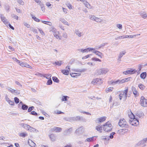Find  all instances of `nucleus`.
Masks as SVG:
<instances>
[{"label":"nucleus","mask_w":147,"mask_h":147,"mask_svg":"<svg viewBox=\"0 0 147 147\" xmlns=\"http://www.w3.org/2000/svg\"><path fill=\"white\" fill-rule=\"evenodd\" d=\"M20 125L25 129L30 131L31 132L37 133L38 132V130L34 128L27 124L23 123L20 124Z\"/></svg>","instance_id":"1"},{"label":"nucleus","mask_w":147,"mask_h":147,"mask_svg":"<svg viewBox=\"0 0 147 147\" xmlns=\"http://www.w3.org/2000/svg\"><path fill=\"white\" fill-rule=\"evenodd\" d=\"M103 129L105 131L109 132L111 131L113 128V126L111 123L108 121L102 125Z\"/></svg>","instance_id":"2"},{"label":"nucleus","mask_w":147,"mask_h":147,"mask_svg":"<svg viewBox=\"0 0 147 147\" xmlns=\"http://www.w3.org/2000/svg\"><path fill=\"white\" fill-rule=\"evenodd\" d=\"M134 116L132 115V117H130L131 119L129 120V122L132 125L137 126L139 124V120L136 119L134 118Z\"/></svg>","instance_id":"3"},{"label":"nucleus","mask_w":147,"mask_h":147,"mask_svg":"<svg viewBox=\"0 0 147 147\" xmlns=\"http://www.w3.org/2000/svg\"><path fill=\"white\" fill-rule=\"evenodd\" d=\"M118 125L122 127H125L127 128L129 127L128 125L126 124V122L124 119H120L118 123Z\"/></svg>","instance_id":"4"},{"label":"nucleus","mask_w":147,"mask_h":147,"mask_svg":"<svg viewBox=\"0 0 147 147\" xmlns=\"http://www.w3.org/2000/svg\"><path fill=\"white\" fill-rule=\"evenodd\" d=\"M140 103L142 106L147 107V99L145 98L144 96H142L141 97Z\"/></svg>","instance_id":"5"},{"label":"nucleus","mask_w":147,"mask_h":147,"mask_svg":"<svg viewBox=\"0 0 147 147\" xmlns=\"http://www.w3.org/2000/svg\"><path fill=\"white\" fill-rule=\"evenodd\" d=\"M109 71V70L107 68H102L99 69L97 71L98 74L99 75L105 74Z\"/></svg>","instance_id":"6"},{"label":"nucleus","mask_w":147,"mask_h":147,"mask_svg":"<svg viewBox=\"0 0 147 147\" xmlns=\"http://www.w3.org/2000/svg\"><path fill=\"white\" fill-rule=\"evenodd\" d=\"M137 70L133 69H130L123 71V74L127 75L129 74H133L137 72Z\"/></svg>","instance_id":"7"},{"label":"nucleus","mask_w":147,"mask_h":147,"mask_svg":"<svg viewBox=\"0 0 147 147\" xmlns=\"http://www.w3.org/2000/svg\"><path fill=\"white\" fill-rule=\"evenodd\" d=\"M102 83V80L101 79H99L98 78H96L94 79L92 82V83L95 85L96 84H100Z\"/></svg>","instance_id":"8"},{"label":"nucleus","mask_w":147,"mask_h":147,"mask_svg":"<svg viewBox=\"0 0 147 147\" xmlns=\"http://www.w3.org/2000/svg\"><path fill=\"white\" fill-rule=\"evenodd\" d=\"M125 90L124 91L121 92V93L120 94H121L122 96H123L124 99H126L127 97H129V96H127V93L128 92L127 88L125 87Z\"/></svg>","instance_id":"9"},{"label":"nucleus","mask_w":147,"mask_h":147,"mask_svg":"<svg viewBox=\"0 0 147 147\" xmlns=\"http://www.w3.org/2000/svg\"><path fill=\"white\" fill-rule=\"evenodd\" d=\"M107 118V117L105 116L99 118H98L95 120V122L96 123H100L105 121Z\"/></svg>","instance_id":"10"},{"label":"nucleus","mask_w":147,"mask_h":147,"mask_svg":"<svg viewBox=\"0 0 147 147\" xmlns=\"http://www.w3.org/2000/svg\"><path fill=\"white\" fill-rule=\"evenodd\" d=\"M66 70H61V72L63 74L65 75H68L69 74V71H70V68L69 66H67L66 67Z\"/></svg>","instance_id":"11"},{"label":"nucleus","mask_w":147,"mask_h":147,"mask_svg":"<svg viewBox=\"0 0 147 147\" xmlns=\"http://www.w3.org/2000/svg\"><path fill=\"white\" fill-rule=\"evenodd\" d=\"M125 82V80L124 79H122L120 80H118L117 81H114L112 83V84L113 85H115L117 84H122Z\"/></svg>","instance_id":"12"},{"label":"nucleus","mask_w":147,"mask_h":147,"mask_svg":"<svg viewBox=\"0 0 147 147\" xmlns=\"http://www.w3.org/2000/svg\"><path fill=\"white\" fill-rule=\"evenodd\" d=\"M83 132V129L82 126L80 127L76 131V133L77 134H80L82 133Z\"/></svg>","instance_id":"13"},{"label":"nucleus","mask_w":147,"mask_h":147,"mask_svg":"<svg viewBox=\"0 0 147 147\" xmlns=\"http://www.w3.org/2000/svg\"><path fill=\"white\" fill-rule=\"evenodd\" d=\"M0 17L1 18V21L5 24H8V22L7 20L3 16V15L2 14L1 15Z\"/></svg>","instance_id":"14"},{"label":"nucleus","mask_w":147,"mask_h":147,"mask_svg":"<svg viewBox=\"0 0 147 147\" xmlns=\"http://www.w3.org/2000/svg\"><path fill=\"white\" fill-rule=\"evenodd\" d=\"M65 120L69 122H73L76 121L75 117L66 118H65Z\"/></svg>","instance_id":"15"},{"label":"nucleus","mask_w":147,"mask_h":147,"mask_svg":"<svg viewBox=\"0 0 147 147\" xmlns=\"http://www.w3.org/2000/svg\"><path fill=\"white\" fill-rule=\"evenodd\" d=\"M18 64H19L22 67H29V65L28 64L24 63L22 61H20V63H18Z\"/></svg>","instance_id":"16"},{"label":"nucleus","mask_w":147,"mask_h":147,"mask_svg":"<svg viewBox=\"0 0 147 147\" xmlns=\"http://www.w3.org/2000/svg\"><path fill=\"white\" fill-rule=\"evenodd\" d=\"M28 142L29 145L32 147H35L36 146L35 143L30 140H29Z\"/></svg>","instance_id":"17"},{"label":"nucleus","mask_w":147,"mask_h":147,"mask_svg":"<svg viewBox=\"0 0 147 147\" xmlns=\"http://www.w3.org/2000/svg\"><path fill=\"white\" fill-rule=\"evenodd\" d=\"M93 52L96 55H98V56L100 57L101 58H102L101 55H102V53L101 52L96 50L93 51Z\"/></svg>","instance_id":"18"},{"label":"nucleus","mask_w":147,"mask_h":147,"mask_svg":"<svg viewBox=\"0 0 147 147\" xmlns=\"http://www.w3.org/2000/svg\"><path fill=\"white\" fill-rule=\"evenodd\" d=\"M52 130L56 132H60L61 131L62 129L60 127H56L53 128Z\"/></svg>","instance_id":"19"},{"label":"nucleus","mask_w":147,"mask_h":147,"mask_svg":"<svg viewBox=\"0 0 147 147\" xmlns=\"http://www.w3.org/2000/svg\"><path fill=\"white\" fill-rule=\"evenodd\" d=\"M60 20L63 24L65 25H66L68 26H69V24L68 23V22L66 21L63 18H60Z\"/></svg>","instance_id":"20"},{"label":"nucleus","mask_w":147,"mask_h":147,"mask_svg":"<svg viewBox=\"0 0 147 147\" xmlns=\"http://www.w3.org/2000/svg\"><path fill=\"white\" fill-rule=\"evenodd\" d=\"M49 136L51 140H52V141H54L56 140V136L54 134H51Z\"/></svg>","instance_id":"21"},{"label":"nucleus","mask_w":147,"mask_h":147,"mask_svg":"<svg viewBox=\"0 0 147 147\" xmlns=\"http://www.w3.org/2000/svg\"><path fill=\"white\" fill-rule=\"evenodd\" d=\"M140 14L142 17L144 19L147 18V14L145 12L142 11L140 12Z\"/></svg>","instance_id":"22"},{"label":"nucleus","mask_w":147,"mask_h":147,"mask_svg":"<svg viewBox=\"0 0 147 147\" xmlns=\"http://www.w3.org/2000/svg\"><path fill=\"white\" fill-rule=\"evenodd\" d=\"M103 128L102 125L100 126V125L97 126L96 127V129L97 131H99L100 132H101V130H102V128Z\"/></svg>","instance_id":"23"},{"label":"nucleus","mask_w":147,"mask_h":147,"mask_svg":"<svg viewBox=\"0 0 147 147\" xmlns=\"http://www.w3.org/2000/svg\"><path fill=\"white\" fill-rule=\"evenodd\" d=\"M50 31H51L54 33V34L55 33H58L59 32H57L56 30V29L54 28L53 27H52L50 28Z\"/></svg>","instance_id":"24"},{"label":"nucleus","mask_w":147,"mask_h":147,"mask_svg":"<svg viewBox=\"0 0 147 147\" xmlns=\"http://www.w3.org/2000/svg\"><path fill=\"white\" fill-rule=\"evenodd\" d=\"M42 76L47 79H50L51 76V74H45L42 75Z\"/></svg>","instance_id":"25"},{"label":"nucleus","mask_w":147,"mask_h":147,"mask_svg":"<svg viewBox=\"0 0 147 147\" xmlns=\"http://www.w3.org/2000/svg\"><path fill=\"white\" fill-rule=\"evenodd\" d=\"M146 76V73L145 72H143L140 75V77L141 78L143 79H144Z\"/></svg>","instance_id":"26"},{"label":"nucleus","mask_w":147,"mask_h":147,"mask_svg":"<svg viewBox=\"0 0 147 147\" xmlns=\"http://www.w3.org/2000/svg\"><path fill=\"white\" fill-rule=\"evenodd\" d=\"M19 135L21 137H22L23 138L27 136L28 134H27L25 132H23V133H20L19 134Z\"/></svg>","instance_id":"27"},{"label":"nucleus","mask_w":147,"mask_h":147,"mask_svg":"<svg viewBox=\"0 0 147 147\" xmlns=\"http://www.w3.org/2000/svg\"><path fill=\"white\" fill-rule=\"evenodd\" d=\"M75 33L79 37H80L82 35L81 34L82 33L78 30H75Z\"/></svg>","instance_id":"28"},{"label":"nucleus","mask_w":147,"mask_h":147,"mask_svg":"<svg viewBox=\"0 0 147 147\" xmlns=\"http://www.w3.org/2000/svg\"><path fill=\"white\" fill-rule=\"evenodd\" d=\"M69 97L66 96H63L61 100L63 101H66L67 100V98H69Z\"/></svg>","instance_id":"29"},{"label":"nucleus","mask_w":147,"mask_h":147,"mask_svg":"<svg viewBox=\"0 0 147 147\" xmlns=\"http://www.w3.org/2000/svg\"><path fill=\"white\" fill-rule=\"evenodd\" d=\"M31 16L32 17V18L36 22H39L40 21V20L39 19L36 17L35 16H33V15L31 14Z\"/></svg>","instance_id":"30"},{"label":"nucleus","mask_w":147,"mask_h":147,"mask_svg":"<svg viewBox=\"0 0 147 147\" xmlns=\"http://www.w3.org/2000/svg\"><path fill=\"white\" fill-rule=\"evenodd\" d=\"M52 80L54 82L57 83H59V80L56 77H52Z\"/></svg>","instance_id":"31"},{"label":"nucleus","mask_w":147,"mask_h":147,"mask_svg":"<svg viewBox=\"0 0 147 147\" xmlns=\"http://www.w3.org/2000/svg\"><path fill=\"white\" fill-rule=\"evenodd\" d=\"M126 53L125 51H122L120 52L119 55L118 57L121 58L123 55H124Z\"/></svg>","instance_id":"32"},{"label":"nucleus","mask_w":147,"mask_h":147,"mask_svg":"<svg viewBox=\"0 0 147 147\" xmlns=\"http://www.w3.org/2000/svg\"><path fill=\"white\" fill-rule=\"evenodd\" d=\"M78 50L79 51H80L82 53H85V52H88V49H78Z\"/></svg>","instance_id":"33"},{"label":"nucleus","mask_w":147,"mask_h":147,"mask_svg":"<svg viewBox=\"0 0 147 147\" xmlns=\"http://www.w3.org/2000/svg\"><path fill=\"white\" fill-rule=\"evenodd\" d=\"M84 5H85L86 7H88V6H90V5L89 3L87 1H86V0H83V2Z\"/></svg>","instance_id":"34"},{"label":"nucleus","mask_w":147,"mask_h":147,"mask_svg":"<svg viewBox=\"0 0 147 147\" xmlns=\"http://www.w3.org/2000/svg\"><path fill=\"white\" fill-rule=\"evenodd\" d=\"M138 87L142 90H143L145 88V86L141 84H139Z\"/></svg>","instance_id":"35"},{"label":"nucleus","mask_w":147,"mask_h":147,"mask_svg":"<svg viewBox=\"0 0 147 147\" xmlns=\"http://www.w3.org/2000/svg\"><path fill=\"white\" fill-rule=\"evenodd\" d=\"M136 115L138 116V117L140 118L143 117L144 115L142 112H139L136 113Z\"/></svg>","instance_id":"36"},{"label":"nucleus","mask_w":147,"mask_h":147,"mask_svg":"<svg viewBox=\"0 0 147 147\" xmlns=\"http://www.w3.org/2000/svg\"><path fill=\"white\" fill-rule=\"evenodd\" d=\"M80 75V74L76 73H72V74H70L71 76L72 77H75L78 75L79 76Z\"/></svg>","instance_id":"37"},{"label":"nucleus","mask_w":147,"mask_h":147,"mask_svg":"<svg viewBox=\"0 0 147 147\" xmlns=\"http://www.w3.org/2000/svg\"><path fill=\"white\" fill-rule=\"evenodd\" d=\"M28 106L25 104L22 105V108L23 110H27L28 109Z\"/></svg>","instance_id":"38"},{"label":"nucleus","mask_w":147,"mask_h":147,"mask_svg":"<svg viewBox=\"0 0 147 147\" xmlns=\"http://www.w3.org/2000/svg\"><path fill=\"white\" fill-rule=\"evenodd\" d=\"M95 21L97 22H101L102 21V20L100 18L96 17L95 19Z\"/></svg>","instance_id":"39"},{"label":"nucleus","mask_w":147,"mask_h":147,"mask_svg":"<svg viewBox=\"0 0 147 147\" xmlns=\"http://www.w3.org/2000/svg\"><path fill=\"white\" fill-rule=\"evenodd\" d=\"M58 33H55V34H53V35L54 36L56 37L57 39H59V40L61 39V38L60 36H59L57 34Z\"/></svg>","instance_id":"40"},{"label":"nucleus","mask_w":147,"mask_h":147,"mask_svg":"<svg viewBox=\"0 0 147 147\" xmlns=\"http://www.w3.org/2000/svg\"><path fill=\"white\" fill-rule=\"evenodd\" d=\"M52 83V81L51 78L49 79L47 81V84L48 85H51Z\"/></svg>","instance_id":"41"},{"label":"nucleus","mask_w":147,"mask_h":147,"mask_svg":"<svg viewBox=\"0 0 147 147\" xmlns=\"http://www.w3.org/2000/svg\"><path fill=\"white\" fill-rule=\"evenodd\" d=\"M86 69H77L76 71L78 72H84L85 71H86Z\"/></svg>","instance_id":"42"},{"label":"nucleus","mask_w":147,"mask_h":147,"mask_svg":"<svg viewBox=\"0 0 147 147\" xmlns=\"http://www.w3.org/2000/svg\"><path fill=\"white\" fill-rule=\"evenodd\" d=\"M90 19L92 20H94L95 21V19L96 17L93 15H90L89 16Z\"/></svg>","instance_id":"43"},{"label":"nucleus","mask_w":147,"mask_h":147,"mask_svg":"<svg viewBox=\"0 0 147 147\" xmlns=\"http://www.w3.org/2000/svg\"><path fill=\"white\" fill-rule=\"evenodd\" d=\"M17 1L20 4L23 5H24V2L22 0H17Z\"/></svg>","instance_id":"44"},{"label":"nucleus","mask_w":147,"mask_h":147,"mask_svg":"<svg viewBox=\"0 0 147 147\" xmlns=\"http://www.w3.org/2000/svg\"><path fill=\"white\" fill-rule=\"evenodd\" d=\"M61 61H55V64L57 65H58L60 66L62 64V63H61Z\"/></svg>","instance_id":"45"},{"label":"nucleus","mask_w":147,"mask_h":147,"mask_svg":"<svg viewBox=\"0 0 147 147\" xmlns=\"http://www.w3.org/2000/svg\"><path fill=\"white\" fill-rule=\"evenodd\" d=\"M92 61H99L100 62L101 61V60L100 59H99L98 58H95V57L92 58Z\"/></svg>","instance_id":"46"},{"label":"nucleus","mask_w":147,"mask_h":147,"mask_svg":"<svg viewBox=\"0 0 147 147\" xmlns=\"http://www.w3.org/2000/svg\"><path fill=\"white\" fill-rule=\"evenodd\" d=\"M7 89L8 91L11 92V93H14V90L11 88H9V87H8V88H7Z\"/></svg>","instance_id":"47"},{"label":"nucleus","mask_w":147,"mask_h":147,"mask_svg":"<svg viewBox=\"0 0 147 147\" xmlns=\"http://www.w3.org/2000/svg\"><path fill=\"white\" fill-rule=\"evenodd\" d=\"M115 134L114 132H113L111 133L109 136V138L111 139H113V135Z\"/></svg>","instance_id":"48"},{"label":"nucleus","mask_w":147,"mask_h":147,"mask_svg":"<svg viewBox=\"0 0 147 147\" xmlns=\"http://www.w3.org/2000/svg\"><path fill=\"white\" fill-rule=\"evenodd\" d=\"M128 129H120L119 131H120V132H124V133L125 132H127L128 131Z\"/></svg>","instance_id":"49"},{"label":"nucleus","mask_w":147,"mask_h":147,"mask_svg":"<svg viewBox=\"0 0 147 147\" xmlns=\"http://www.w3.org/2000/svg\"><path fill=\"white\" fill-rule=\"evenodd\" d=\"M113 89V88L110 87L107 89H106V91L107 93H108V92H111V91H112Z\"/></svg>","instance_id":"50"},{"label":"nucleus","mask_w":147,"mask_h":147,"mask_svg":"<svg viewBox=\"0 0 147 147\" xmlns=\"http://www.w3.org/2000/svg\"><path fill=\"white\" fill-rule=\"evenodd\" d=\"M14 99V101H15V102L16 104H17L19 102V100L17 97H15Z\"/></svg>","instance_id":"51"},{"label":"nucleus","mask_w":147,"mask_h":147,"mask_svg":"<svg viewBox=\"0 0 147 147\" xmlns=\"http://www.w3.org/2000/svg\"><path fill=\"white\" fill-rule=\"evenodd\" d=\"M92 54L88 55L86 56H84L82 58V59H84L90 57V56H91Z\"/></svg>","instance_id":"52"},{"label":"nucleus","mask_w":147,"mask_h":147,"mask_svg":"<svg viewBox=\"0 0 147 147\" xmlns=\"http://www.w3.org/2000/svg\"><path fill=\"white\" fill-rule=\"evenodd\" d=\"M63 36L64 38H67V34L65 32L63 33Z\"/></svg>","instance_id":"53"},{"label":"nucleus","mask_w":147,"mask_h":147,"mask_svg":"<svg viewBox=\"0 0 147 147\" xmlns=\"http://www.w3.org/2000/svg\"><path fill=\"white\" fill-rule=\"evenodd\" d=\"M34 108V107L33 106H32V107H29L28 108V112H30L32 110H33V109Z\"/></svg>","instance_id":"54"},{"label":"nucleus","mask_w":147,"mask_h":147,"mask_svg":"<svg viewBox=\"0 0 147 147\" xmlns=\"http://www.w3.org/2000/svg\"><path fill=\"white\" fill-rule=\"evenodd\" d=\"M55 113L57 114H62V113H64L63 112H61V111H60L59 110H57L55 111Z\"/></svg>","instance_id":"55"},{"label":"nucleus","mask_w":147,"mask_h":147,"mask_svg":"<svg viewBox=\"0 0 147 147\" xmlns=\"http://www.w3.org/2000/svg\"><path fill=\"white\" fill-rule=\"evenodd\" d=\"M117 27L119 29H121L122 28V26L121 24H117L116 25Z\"/></svg>","instance_id":"56"},{"label":"nucleus","mask_w":147,"mask_h":147,"mask_svg":"<svg viewBox=\"0 0 147 147\" xmlns=\"http://www.w3.org/2000/svg\"><path fill=\"white\" fill-rule=\"evenodd\" d=\"M124 36H121L118 37H116L115 38V39L116 40H117L119 39H121V38H124Z\"/></svg>","instance_id":"57"},{"label":"nucleus","mask_w":147,"mask_h":147,"mask_svg":"<svg viewBox=\"0 0 147 147\" xmlns=\"http://www.w3.org/2000/svg\"><path fill=\"white\" fill-rule=\"evenodd\" d=\"M31 30L35 33H38V31H37V30L35 28H32L31 29Z\"/></svg>","instance_id":"58"},{"label":"nucleus","mask_w":147,"mask_h":147,"mask_svg":"<svg viewBox=\"0 0 147 147\" xmlns=\"http://www.w3.org/2000/svg\"><path fill=\"white\" fill-rule=\"evenodd\" d=\"M11 16L12 18H14V19L18 20V17L16 15L13 14L11 15Z\"/></svg>","instance_id":"59"},{"label":"nucleus","mask_w":147,"mask_h":147,"mask_svg":"<svg viewBox=\"0 0 147 147\" xmlns=\"http://www.w3.org/2000/svg\"><path fill=\"white\" fill-rule=\"evenodd\" d=\"M75 118L76 121L80 120H81V117L79 116L75 117Z\"/></svg>","instance_id":"60"},{"label":"nucleus","mask_w":147,"mask_h":147,"mask_svg":"<svg viewBox=\"0 0 147 147\" xmlns=\"http://www.w3.org/2000/svg\"><path fill=\"white\" fill-rule=\"evenodd\" d=\"M46 5L48 7L50 8H52V7H51V5L50 3L49 2H47L46 3Z\"/></svg>","instance_id":"61"},{"label":"nucleus","mask_w":147,"mask_h":147,"mask_svg":"<svg viewBox=\"0 0 147 147\" xmlns=\"http://www.w3.org/2000/svg\"><path fill=\"white\" fill-rule=\"evenodd\" d=\"M145 143V141H144V140L143 139L142 140H141L139 142V144L140 145L143 144Z\"/></svg>","instance_id":"62"},{"label":"nucleus","mask_w":147,"mask_h":147,"mask_svg":"<svg viewBox=\"0 0 147 147\" xmlns=\"http://www.w3.org/2000/svg\"><path fill=\"white\" fill-rule=\"evenodd\" d=\"M30 114L31 115H35L36 116L37 115V113H36L35 111H32Z\"/></svg>","instance_id":"63"},{"label":"nucleus","mask_w":147,"mask_h":147,"mask_svg":"<svg viewBox=\"0 0 147 147\" xmlns=\"http://www.w3.org/2000/svg\"><path fill=\"white\" fill-rule=\"evenodd\" d=\"M107 44V43H102V44H101L99 46V48H101V47H104Z\"/></svg>","instance_id":"64"}]
</instances>
